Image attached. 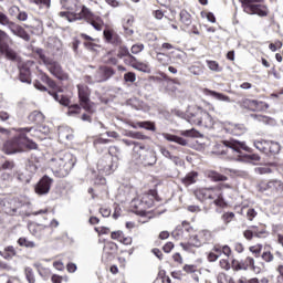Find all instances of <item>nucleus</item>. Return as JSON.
<instances>
[{"mask_svg": "<svg viewBox=\"0 0 283 283\" xmlns=\"http://www.w3.org/2000/svg\"><path fill=\"white\" fill-rule=\"evenodd\" d=\"M199 195L202 196L203 200H213L217 207H222V191H220V188L201 189Z\"/></svg>", "mask_w": 283, "mask_h": 283, "instance_id": "obj_9", "label": "nucleus"}, {"mask_svg": "<svg viewBox=\"0 0 283 283\" xmlns=\"http://www.w3.org/2000/svg\"><path fill=\"white\" fill-rule=\"evenodd\" d=\"M261 258L262 260H264V262H273V254L271 253V251L263 252Z\"/></svg>", "mask_w": 283, "mask_h": 283, "instance_id": "obj_61", "label": "nucleus"}, {"mask_svg": "<svg viewBox=\"0 0 283 283\" xmlns=\"http://www.w3.org/2000/svg\"><path fill=\"white\" fill-rule=\"evenodd\" d=\"M60 17H65L70 23H74V21H81V19H86L87 23H90L94 30L101 32L103 30V21L98 17H94V13L87 9V7L83 6L80 14L70 15V12L62 11L60 12Z\"/></svg>", "mask_w": 283, "mask_h": 283, "instance_id": "obj_3", "label": "nucleus"}, {"mask_svg": "<svg viewBox=\"0 0 283 283\" xmlns=\"http://www.w3.org/2000/svg\"><path fill=\"white\" fill-rule=\"evenodd\" d=\"M180 21L186 25V28H189L191 25V14L187 10L180 11Z\"/></svg>", "mask_w": 283, "mask_h": 283, "instance_id": "obj_36", "label": "nucleus"}, {"mask_svg": "<svg viewBox=\"0 0 283 283\" xmlns=\"http://www.w3.org/2000/svg\"><path fill=\"white\" fill-rule=\"evenodd\" d=\"M1 171H12L14 169V161L7 160L0 166Z\"/></svg>", "mask_w": 283, "mask_h": 283, "instance_id": "obj_52", "label": "nucleus"}, {"mask_svg": "<svg viewBox=\"0 0 283 283\" xmlns=\"http://www.w3.org/2000/svg\"><path fill=\"white\" fill-rule=\"evenodd\" d=\"M32 127L18 128L19 135L7 140L3 145L4 154L11 156L12 154H21L25 147L28 149H38L39 145L34 140L30 139L28 135L32 132Z\"/></svg>", "mask_w": 283, "mask_h": 283, "instance_id": "obj_1", "label": "nucleus"}, {"mask_svg": "<svg viewBox=\"0 0 283 283\" xmlns=\"http://www.w3.org/2000/svg\"><path fill=\"white\" fill-rule=\"evenodd\" d=\"M180 136H185L186 138H202V134L196 130V128L180 130Z\"/></svg>", "mask_w": 283, "mask_h": 283, "instance_id": "obj_33", "label": "nucleus"}, {"mask_svg": "<svg viewBox=\"0 0 283 283\" xmlns=\"http://www.w3.org/2000/svg\"><path fill=\"white\" fill-rule=\"evenodd\" d=\"M10 30L14 36H19L20 39H23V41H30V34L25 29H23V27L17 25L15 29L11 28Z\"/></svg>", "mask_w": 283, "mask_h": 283, "instance_id": "obj_25", "label": "nucleus"}, {"mask_svg": "<svg viewBox=\"0 0 283 283\" xmlns=\"http://www.w3.org/2000/svg\"><path fill=\"white\" fill-rule=\"evenodd\" d=\"M145 50V45L143 43L134 44L130 49L132 54H140Z\"/></svg>", "mask_w": 283, "mask_h": 283, "instance_id": "obj_56", "label": "nucleus"}, {"mask_svg": "<svg viewBox=\"0 0 283 283\" xmlns=\"http://www.w3.org/2000/svg\"><path fill=\"white\" fill-rule=\"evenodd\" d=\"M28 120L30 123H43L45 120V116L40 111H33L29 116Z\"/></svg>", "mask_w": 283, "mask_h": 283, "instance_id": "obj_28", "label": "nucleus"}, {"mask_svg": "<svg viewBox=\"0 0 283 283\" xmlns=\"http://www.w3.org/2000/svg\"><path fill=\"white\" fill-rule=\"evenodd\" d=\"M14 255H17V251L14 250V247L9 245L4 249V251L2 252V258L4 260H12V258H14Z\"/></svg>", "mask_w": 283, "mask_h": 283, "instance_id": "obj_39", "label": "nucleus"}, {"mask_svg": "<svg viewBox=\"0 0 283 283\" xmlns=\"http://www.w3.org/2000/svg\"><path fill=\"white\" fill-rule=\"evenodd\" d=\"M245 264H248V269H251L252 271H258V273H260V268H255V260L251 256H248L244 260Z\"/></svg>", "mask_w": 283, "mask_h": 283, "instance_id": "obj_49", "label": "nucleus"}, {"mask_svg": "<svg viewBox=\"0 0 283 283\" xmlns=\"http://www.w3.org/2000/svg\"><path fill=\"white\" fill-rule=\"evenodd\" d=\"M124 80L126 81V83H134L136 81V73L128 72L124 74Z\"/></svg>", "mask_w": 283, "mask_h": 283, "instance_id": "obj_58", "label": "nucleus"}, {"mask_svg": "<svg viewBox=\"0 0 283 283\" xmlns=\"http://www.w3.org/2000/svg\"><path fill=\"white\" fill-rule=\"evenodd\" d=\"M113 151H118L117 147H111L108 154L97 161V169L105 176H109L113 171L118 169V156H113Z\"/></svg>", "mask_w": 283, "mask_h": 283, "instance_id": "obj_5", "label": "nucleus"}, {"mask_svg": "<svg viewBox=\"0 0 283 283\" xmlns=\"http://www.w3.org/2000/svg\"><path fill=\"white\" fill-rule=\"evenodd\" d=\"M0 25H3L4 28H9V30H12V25H14V22L10 21V18L3 12L0 11Z\"/></svg>", "mask_w": 283, "mask_h": 283, "instance_id": "obj_37", "label": "nucleus"}, {"mask_svg": "<svg viewBox=\"0 0 283 283\" xmlns=\"http://www.w3.org/2000/svg\"><path fill=\"white\" fill-rule=\"evenodd\" d=\"M123 231L118 230V231H114L111 233V238L112 240H117L118 242H120V240H123Z\"/></svg>", "mask_w": 283, "mask_h": 283, "instance_id": "obj_59", "label": "nucleus"}, {"mask_svg": "<svg viewBox=\"0 0 283 283\" xmlns=\"http://www.w3.org/2000/svg\"><path fill=\"white\" fill-rule=\"evenodd\" d=\"M50 96H53L56 103L63 105L64 107L70 106V98L65 97L64 95L59 96V93L49 91Z\"/></svg>", "mask_w": 283, "mask_h": 283, "instance_id": "obj_30", "label": "nucleus"}, {"mask_svg": "<svg viewBox=\"0 0 283 283\" xmlns=\"http://www.w3.org/2000/svg\"><path fill=\"white\" fill-rule=\"evenodd\" d=\"M203 94L206 96H212V98H216V101H221L223 103H231V97L224 95L223 93H218L216 91L205 88Z\"/></svg>", "mask_w": 283, "mask_h": 283, "instance_id": "obj_20", "label": "nucleus"}, {"mask_svg": "<svg viewBox=\"0 0 283 283\" xmlns=\"http://www.w3.org/2000/svg\"><path fill=\"white\" fill-rule=\"evenodd\" d=\"M17 201L13 199L4 198L0 200V209L4 211L8 216H14L17 213V206H14Z\"/></svg>", "mask_w": 283, "mask_h": 283, "instance_id": "obj_17", "label": "nucleus"}, {"mask_svg": "<svg viewBox=\"0 0 283 283\" xmlns=\"http://www.w3.org/2000/svg\"><path fill=\"white\" fill-rule=\"evenodd\" d=\"M240 3L247 14H258V17H268L269 14L264 0H240Z\"/></svg>", "mask_w": 283, "mask_h": 283, "instance_id": "obj_6", "label": "nucleus"}, {"mask_svg": "<svg viewBox=\"0 0 283 283\" xmlns=\"http://www.w3.org/2000/svg\"><path fill=\"white\" fill-rule=\"evenodd\" d=\"M217 154L220 156H227L229 151L232 154H242V151H251V148L247 146V143L237 139L222 140L216 145Z\"/></svg>", "mask_w": 283, "mask_h": 283, "instance_id": "obj_4", "label": "nucleus"}, {"mask_svg": "<svg viewBox=\"0 0 283 283\" xmlns=\"http://www.w3.org/2000/svg\"><path fill=\"white\" fill-rule=\"evenodd\" d=\"M260 155L258 154H252V155H243L241 157V160L244 163H260Z\"/></svg>", "mask_w": 283, "mask_h": 283, "instance_id": "obj_42", "label": "nucleus"}, {"mask_svg": "<svg viewBox=\"0 0 283 283\" xmlns=\"http://www.w3.org/2000/svg\"><path fill=\"white\" fill-rule=\"evenodd\" d=\"M232 269L234 271H248L249 263H245V261H238V260L233 259L232 260Z\"/></svg>", "mask_w": 283, "mask_h": 283, "instance_id": "obj_35", "label": "nucleus"}, {"mask_svg": "<svg viewBox=\"0 0 283 283\" xmlns=\"http://www.w3.org/2000/svg\"><path fill=\"white\" fill-rule=\"evenodd\" d=\"M118 249V245L114 242H108L104 245V252L102 254V260L107 262L108 260H112L114 255L111 252L107 251H116Z\"/></svg>", "mask_w": 283, "mask_h": 283, "instance_id": "obj_22", "label": "nucleus"}, {"mask_svg": "<svg viewBox=\"0 0 283 283\" xmlns=\"http://www.w3.org/2000/svg\"><path fill=\"white\" fill-rule=\"evenodd\" d=\"M224 130L232 136H242L247 132V128L242 124L229 123L224 126Z\"/></svg>", "mask_w": 283, "mask_h": 283, "instance_id": "obj_18", "label": "nucleus"}, {"mask_svg": "<svg viewBox=\"0 0 283 283\" xmlns=\"http://www.w3.org/2000/svg\"><path fill=\"white\" fill-rule=\"evenodd\" d=\"M254 147L259 151H262V154H269V140H254Z\"/></svg>", "mask_w": 283, "mask_h": 283, "instance_id": "obj_32", "label": "nucleus"}, {"mask_svg": "<svg viewBox=\"0 0 283 283\" xmlns=\"http://www.w3.org/2000/svg\"><path fill=\"white\" fill-rule=\"evenodd\" d=\"M161 136H163V138H165V140H168V143H176L177 145H180L181 147H187V145H189L187 139H185L178 135L163 133Z\"/></svg>", "mask_w": 283, "mask_h": 283, "instance_id": "obj_19", "label": "nucleus"}, {"mask_svg": "<svg viewBox=\"0 0 283 283\" xmlns=\"http://www.w3.org/2000/svg\"><path fill=\"white\" fill-rule=\"evenodd\" d=\"M213 125V117L203 109L201 114V124H199V127H211Z\"/></svg>", "mask_w": 283, "mask_h": 283, "instance_id": "obj_26", "label": "nucleus"}, {"mask_svg": "<svg viewBox=\"0 0 283 283\" xmlns=\"http://www.w3.org/2000/svg\"><path fill=\"white\" fill-rule=\"evenodd\" d=\"M10 43H12V38L0 29V54L8 61H17V52L10 48Z\"/></svg>", "mask_w": 283, "mask_h": 283, "instance_id": "obj_7", "label": "nucleus"}, {"mask_svg": "<svg viewBox=\"0 0 283 283\" xmlns=\"http://www.w3.org/2000/svg\"><path fill=\"white\" fill-rule=\"evenodd\" d=\"M109 143H112L111 139H105L103 137H98L94 140L93 145H94L95 149H98L101 147V145H109Z\"/></svg>", "mask_w": 283, "mask_h": 283, "instance_id": "obj_46", "label": "nucleus"}, {"mask_svg": "<svg viewBox=\"0 0 283 283\" xmlns=\"http://www.w3.org/2000/svg\"><path fill=\"white\" fill-rule=\"evenodd\" d=\"M25 169L27 171H29V174H36V171L39 170V160L31 157L27 161Z\"/></svg>", "mask_w": 283, "mask_h": 283, "instance_id": "obj_27", "label": "nucleus"}, {"mask_svg": "<svg viewBox=\"0 0 283 283\" xmlns=\"http://www.w3.org/2000/svg\"><path fill=\"white\" fill-rule=\"evenodd\" d=\"M18 244L20 247H25L27 249H34V247H36V244L33 241H28V239L25 238H20L18 240Z\"/></svg>", "mask_w": 283, "mask_h": 283, "instance_id": "obj_45", "label": "nucleus"}, {"mask_svg": "<svg viewBox=\"0 0 283 283\" xmlns=\"http://www.w3.org/2000/svg\"><path fill=\"white\" fill-rule=\"evenodd\" d=\"M34 52L38 54L40 61H42V63L45 65L50 57L45 56L43 49L38 48L34 50Z\"/></svg>", "mask_w": 283, "mask_h": 283, "instance_id": "obj_53", "label": "nucleus"}, {"mask_svg": "<svg viewBox=\"0 0 283 283\" xmlns=\"http://www.w3.org/2000/svg\"><path fill=\"white\" fill-rule=\"evenodd\" d=\"M46 70L55 76V78H59L60 81H63V67H61V64L52 59H49L46 63L44 64Z\"/></svg>", "mask_w": 283, "mask_h": 283, "instance_id": "obj_15", "label": "nucleus"}, {"mask_svg": "<svg viewBox=\"0 0 283 283\" xmlns=\"http://www.w3.org/2000/svg\"><path fill=\"white\" fill-rule=\"evenodd\" d=\"M189 244L191 247H202V241L198 238L197 234L190 235L189 238Z\"/></svg>", "mask_w": 283, "mask_h": 283, "instance_id": "obj_48", "label": "nucleus"}, {"mask_svg": "<svg viewBox=\"0 0 283 283\" xmlns=\"http://www.w3.org/2000/svg\"><path fill=\"white\" fill-rule=\"evenodd\" d=\"M146 149H147V147L145 146V144H143L140 142H135V144L133 146V151H134V154H137L138 158H139L140 154H143Z\"/></svg>", "mask_w": 283, "mask_h": 283, "instance_id": "obj_41", "label": "nucleus"}, {"mask_svg": "<svg viewBox=\"0 0 283 283\" xmlns=\"http://www.w3.org/2000/svg\"><path fill=\"white\" fill-rule=\"evenodd\" d=\"M135 70H138L139 72H147L149 70V66L147 64H143L140 62H137L134 64Z\"/></svg>", "mask_w": 283, "mask_h": 283, "instance_id": "obj_63", "label": "nucleus"}, {"mask_svg": "<svg viewBox=\"0 0 283 283\" xmlns=\"http://www.w3.org/2000/svg\"><path fill=\"white\" fill-rule=\"evenodd\" d=\"M207 176L209 180L212 182H227L229 180V177L216 171V170H210L207 172Z\"/></svg>", "mask_w": 283, "mask_h": 283, "instance_id": "obj_23", "label": "nucleus"}, {"mask_svg": "<svg viewBox=\"0 0 283 283\" xmlns=\"http://www.w3.org/2000/svg\"><path fill=\"white\" fill-rule=\"evenodd\" d=\"M139 161L144 167H154L156 163H158V157H156V151L147 148L140 156L138 157Z\"/></svg>", "mask_w": 283, "mask_h": 283, "instance_id": "obj_13", "label": "nucleus"}, {"mask_svg": "<svg viewBox=\"0 0 283 283\" xmlns=\"http://www.w3.org/2000/svg\"><path fill=\"white\" fill-rule=\"evenodd\" d=\"M59 138L61 140H74V132L70 127H62L59 129Z\"/></svg>", "mask_w": 283, "mask_h": 283, "instance_id": "obj_24", "label": "nucleus"}, {"mask_svg": "<svg viewBox=\"0 0 283 283\" xmlns=\"http://www.w3.org/2000/svg\"><path fill=\"white\" fill-rule=\"evenodd\" d=\"M69 116H76V114H81V106L78 104L69 106Z\"/></svg>", "mask_w": 283, "mask_h": 283, "instance_id": "obj_50", "label": "nucleus"}, {"mask_svg": "<svg viewBox=\"0 0 283 283\" xmlns=\"http://www.w3.org/2000/svg\"><path fill=\"white\" fill-rule=\"evenodd\" d=\"M30 62L22 64L19 70V81L21 83H27V85H32V71H30Z\"/></svg>", "mask_w": 283, "mask_h": 283, "instance_id": "obj_16", "label": "nucleus"}, {"mask_svg": "<svg viewBox=\"0 0 283 283\" xmlns=\"http://www.w3.org/2000/svg\"><path fill=\"white\" fill-rule=\"evenodd\" d=\"M202 112L203 109L200 106L189 108L186 114L188 122H190L192 125L200 126L202 119Z\"/></svg>", "mask_w": 283, "mask_h": 283, "instance_id": "obj_14", "label": "nucleus"}, {"mask_svg": "<svg viewBox=\"0 0 283 283\" xmlns=\"http://www.w3.org/2000/svg\"><path fill=\"white\" fill-rule=\"evenodd\" d=\"M52 182H54V179L44 175L34 187L35 193H38V196H48V193H50V189H52Z\"/></svg>", "mask_w": 283, "mask_h": 283, "instance_id": "obj_11", "label": "nucleus"}, {"mask_svg": "<svg viewBox=\"0 0 283 283\" xmlns=\"http://www.w3.org/2000/svg\"><path fill=\"white\" fill-rule=\"evenodd\" d=\"M125 136H127V138H134L135 140H149V136L140 133V132H134V130H127L125 133Z\"/></svg>", "mask_w": 283, "mask_h": 283, "instance_id": "obj_29", "label": "nucleus"}, {"mask_svg": "<svg viewBox=\"0 0 283 283\" xmlns=\"http://www.w3.org/2000/svg\"><path fill=\"white\" fill-rule=\"evenodd\" d=\"M233 218H235V213L233 212H226L221 216V220L224 222V224L232 222Z\"/></svg>", "mask_w": 283, "mask_h": 283, "instance_id": "obj_47", "label": "nucleus"}, {"mask_svg": "<svg viewBox=\"0 0 283 283\" xmlns=\"http://www.w3.org/2000/svg\"><path fill=\"white\" fill-rule=\"evenodd\" d=\"M42 81L44 83H46V85H49V87H51V90H57L59 86H56V82H54V80H51L50 76L44 75L42 77Z\"/></svg>", "mask_w": 283, "mask_h": 283, "instance_id": "obj_55", "label": "nucleus"}, {"mask_svg": "<svg viewBox=\"0 0 283 283\" xmlns=\"http://www.w3.org/2000/svg\"><path fill=\"white\" fill-rule=\"evenodd\" d=\"M207 65L212 72H222V69H220V64H218V62L216 61H207Z\"/></svg>", "mask_w": 283, "mask_h": 283, "instance_id": "obj_54", "label": "nucleus"}, {"mask_svg": "<svg viewBox=\"0 0 283 283\" xmlns=\"http://www.w3.org/2000/svg\"><path fill=\"white\" fill-rule=\"evenodd\" d=\"M280 143L277 142H268V154H280Z\"/></svg>", "mask_w": 283, "mask_h": 283, "instance_id": "obj_40", "label": "nucleus"}, {"mask_svg": "<svg viewBox=\"0 0 283 283\" xmlns=\"http://www.w3.org/2000/svg\"><path fill=\"white\" fill-rule=\"evenodd\" d=\"M271 168L266 166L255 168V174H260L261 176H263L264 174H271Z\"/></svg>", "mask_w": 283, "mask_h": 283, "instance_id": "obj_62", "label": "nucleus"}, {"mask_svg": "<svg viewBox=\"0 0 283 283\" xmlns=\"http://www.w3.org/2000/svg\"><path fill=\"white\" fill-rule=\"evenodd\" d=\"M160 154L165 157L168 158L169 160H174V163H176V160H178L177 156H172L171 151H169V149H167L166 147H160L159 148Z\"/></svg>", "mask_w": 283, "mask_h": 283, "instance_id": "obj_44", "label": "nucleus"}, {"mask_svg": "<svg viewBox=\"0 0 283 283\" xmlns=\"http://www.w3.org/2000/svg\"><path fill=\"white\" fill-rule=\"evenodd\" d=\"M132 53H129V49L125 45H119L117 51L118 59H127Z\"/></svg>", "mask_w": 283, "mask_h": 283, "instance_id": "obj_43", "label": "nucleus"}, {"mask_svg": "<svg viewBox=\"0 0 283 283\" xmlns=\"http://www.w3.org/2000/svg\"><path fill=\"white\" fill-rule=\"evenodd\" d=\"M0 178L3 182H10V180H12V172L3 171Z\"/></svg>", "mask_w": 283, "mask_h": 283, "instance_id": "obj_64", "label": "nucleus"}, {"mask_svg": "<svg viewBox=\"0 0 283 283\" xmlns=\"http://www.w3.org/2000/svg\"><path fill=\"white\" fill-rule=\"evenodd\" d=\"M140 129H147V132H156V123L150 120L137 122Z\"/></svg>", "mask_w": 283, "mask_h": 283, "instance_id": "obj_34", "label": "nucleus"}, {"mask_svg": "<svg viewBox=\"0 0 283 283\" xmlns=\"http://www.w3.org/2000/svg\"><path fill=\"white\" fill-rule=\"evenodd\" d=\"M80 104L87 112V114H94L96 112L94 109V103L90 99V87L86 85L78 84L77 85Z\"/></svg>", "mask_w": 283, "mask_h": 283, "instance_id": "obj_8", "label": "nucleus"}, {"mask_svg": "<svg viewBox=\"0 0 283 283\" xmlns=\"http://www.w3.org/2000/svg\"><path fill=\"white\" fill-rule=\"evenodd\" d=\"M241 107L250 109V112H264V109H269V104L258 99L243 98L241 99Z\"/></svg>", "mask_w": 283, "mask_h": 283, "instance_id": "obj_10", "label": "nucleus"}, {"mask_svg": "<svg viewBox=\"0 0 283 283\" xmlns=\"http://www.w3.org/2000/svg\"><path fill=\"white\" fill-rule=\"evenodd\" d=\"M197 178H198V172L191 171V172H188L185 176V178L181 179V182L186 187H189V185H195Z\"/></svg>", "mask_w": 283, "mask_h": 283, "instance_id": "obj_31", "label": "nucleus"}, {"mask_svg": "<svg viewBox=\"0 0 283 283\" xmlns=\"http://www.w3.org/2000/svg\"><path fill=\"white\" fill-rule=\"evenodd\" d=\"M156 59L161 65H170L171 63V55L165 53H157Z\"/></svg>", "mask_w": 283, "mask_h": 283, "instance_id": "obj_38", "label": "nucleus"}, {"mask_svg": "<svg viewBox=\"0 0 283 283\" xmlns=\"http://www.w3.org/2000/svg\"><path fill=\"white\" fill-rule=\"evenodd\" d=\"M116 71L109 66H99L98 70L95 72V81L97 83H105L109 81Z\"/></svg>", "mask_w": 283, "mask_h": 283, "instance_id": "obj_12", "label": "nucleus"}, {"mask_svg": "<svg viewBox=\"0 0 283 283\" xmlns=\"http://www.w3.org/2000/svg\"><path fill=\"white\" fill-rule=\"evenodd\" d=\"M24 273L29 283L36 282V280L34 279V272L32 271V268H25Z\"/></svg>", "mask_w": 283, "mask_h": 283, "instance_id": "obj_51", "label": "nucleus"}, {"mask_svg": "<svg viewBox=\"0 0 283 283\" xmlns=\"http://www.w3.org/2000/svg\"><path fill=\"white\" fill-rule=\"evenodd\" d=\"M250 251L255 255V258H260V253H262V244L250 247Z\"/></svg>", "mask_w": 283, "mask_h": 283, "instance_id": "obj_57", "label": "nucleus"}, {"mask_svg": "<svg viewBox=\"0 0 283 283\" xmlns=\"http://www.w3.org/2000/svg\"><path fill=\"white\" fill-rule=\"evenodd\" d=\"M139 205H140L144 209H149V207H151L153 202H151V201H147V196H144V197L139 200Z\"/></svg>", "mask_w": 283, "mask_h": 283, "instance_id": "obj_60", "label": "nucleus"}, {"mask_svg": "<svg viewBox=\"0 0 283 283\" xmlns=\"http://www.w3.org/2000/svg\"><path fill=\"white\" fill-rule=\"evenodd\" d=\"M262 189L264 191H283V182L277 179L270 180L269 182L263 185Z\"/></svg>", "mask_w": 283, "mask_h": 283, "instance_id": "obj_21", "label": "nucleus"}, {"mask_svg": "<svg viewBox=\"0 0 283 283\" xmlns=\"http://www.w3.org/2000/svg\"><path fill=\"white\" fill-rule=\"evenodd\" d=\"M49 165L51 171L56 176V178H65L70 176V171L74 169L76 165V157L71 153H61L60 155L53 157Z\"/></svg>", "mask_w": 283, "mask_h": 283, "instance_id": "obj_2", "label": "nucleus"}]
</instances>
